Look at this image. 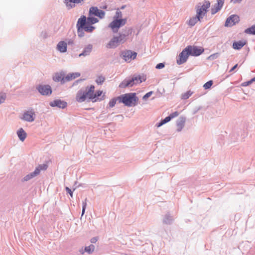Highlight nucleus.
<instances>
[{
  "label": "nucleus",
  "mask_w": 255,
  "mask_h": 255,
  "mask_svg": "<svg viewBox=\"0 0 255 255\" xmlns=\"http://www.w3.org/2000/svg\"><path fill=\"white\" fill-rule=\"evenodd\" d=\"M89 15L87 18L86 16L83 15L78 19L76 26L79 30L81 28H82L86 32H92L95 27L92 25L99 21L98 18L92 16L95 15L99 17L100 18H103L105 16V12L98 9L97 7L92 6L90 8Z\"/></svg>",
  "instance_id": "f257e3e1"
},
{
  "label": "nucleus",
  "mask_w": 255,
  "mask_h": 255,
  "mask_svg": "<svg viewBox=\"0 0 255 255\" xmlns=\"http://www.w3.org/2000/svg\"><path fill=\"white\" fill-rule=\"evenodd\" d=\"M84 91L87 98L92 100L93 102L101 101L105 99V95L102 91L99 90L94 92L95 87L93 85L87 87Z\"/></svg>",
  "instance_id": "f03ea898"
},
{
  "label": "nucleus",
  "mask_w": 255,
  "mask_h": 255,
  "mask_svg": "<svg viewBox=\"0 0 255 255\" xmlns=\"http://www.w3.org/2000/svg\"><path fill=\"white\" fill-rule=\"evenodd\" d=\"M126 22V18H122V12L118 10L114 16V20L110 23L109 27L114 32H117L119 28L124 25Z\"/></svg>",
  "instance_id": "7ed1b4c3"
},
{
  "label": "nucleus",
  "mask_w": 255,
  "mask_h": 255,
  "mask_svg": "<svg viewBox=\"0 0 255 255\" xmlns=\"http://www.w3.org/2000/svg\"><path fill=\"white\" fill-rule=\"evenodd\" d=\"M119 103H123L128 107L134 106L138 100L134 93H130L122 95L118 97Z\"/></svg>",
  "instance_id": "20e7f679"
},
{
  "label": "nucleus",
  "mask_w": 255,
  "mask_h": 255,
  "mask_svg": "<svg viewBox=\"0 0 255 255\" xmlns=\"http://www.w3.org/2000/svg\"><path fill=\"white\" fill-rule=\"evenodd\" d=\"M210 7V2L205 1L203 3H199L196 7V11L197 16L202 19L206 14L208 9Z\"/></svg>",
  "instance_id": "39448f33"
},
{
  "label": "nucleus",
  "mask_w": 255,
  "mask_h": 255,
  "mask_svg": "<svg viewBox=\"0 0 255 255\" xmlns=\"http://www.w3.org/2000/svg\"><path fill=\"white\" fill-rule=\"evenodd\" d=\"M127 40L125 34H120L118 36L114 37L107 44V47L113 48L118 46L120 43H124Z\"/></svg>",
  "instance_id": "423d86ee"
},
{
  "label": "nucleus",
  "mask_w": 255,
  "mask_h": 255,
  "mask_svg": "<svg viewBox=\"0 0 255 255\" xmlns=\"http://www.w3.org/2000/svg\"><path fill=\"white\" fill-rule=\"evenodd\" d=\"M145 79L143 77L140 76H135L132 78L131 80L124 81L120 84L119 87L122 88H124L127 87H132L134 85L139 84L144 81Z\"/></svg>",
  "instance_id": "0eeeda50"
},
{
  "label": "nucleus",
  "mask_w": 255,
  "mask_h": 255,
  "mask_svg": "<svg viewBox=\"0 0 255 255\" xmlns=\"http://www.w3.org/2000/svg\"><path fill=\"white\" fill-rule=\"evenodd\" d=\"M189 55L193 56H198L201 55L204 51L202 47L189 45L186 47Z\"/></svg>",
  "instance_id": "6e6552de"
},
{
  "label": "nucleus",
  "mask_w": 255,
  "mask_h": 255,
  "mask_svg": "<svg viewBox=\"0 0 255 255\" xmlns=\"http://www.w3.org/2000/svg\"><path fill=\"white\" fill-rule=\"evenodd\" d=\"M47 168V165L46 164H42L39 165L36 168L35 171L30 174L27 175L24 177V180L25 181H27L34 177V176L38 175L41 170H46Z\"/></svg>",
  "instance_id": "1a4fd4ad"
},
{
  "label": "nucleus",
  "mask_w": 255,
  "mask_h": 255,
  "mask_svg": "<svg viewBox=\"0 0 255 255\" xmlns=\"http://www.w3.org/2000/svg\"><path fill=\"white\" fill-rule=\"evenodd\" d=\"M35 118V114L33 110L26 111L23 114L21 119L24 121L28 122H32L34 121Z\"/></svg>",
  "instance_id": "9d476101"
},
{
  "label": "nucleus",
  "mask_w": 255,
  "mask_h": 255,
  "mask_svg": "<svg viewBox=\"0 0 255 255\" xmlns=\"http://www.w3.org/2000/svg\"><path fill=\"white\" fill-rule=\"evenodd\" d=\"M189 54L187 51L186 48L184 49L179 54L178 58L177 59V63L178 65H181L185 63L188 59Z\"/></svg>",
  "instance_id": "9b49d317"
},
{
  "label": "nucleus",
  "mask_w": 255,
  "mask_h": 255,
  "mask_svg": "<svg viewBox=\"0 0 255 255\" xmlns=\"http://www.w3.org/2000/svg\"><path fill=\"white\" fill-rule=\"evenodd\" d=\"M122 55L125 61L129 62L132 59L136 58L137 53L130 50H127L122 53Z\"/></svg>",
  "instance_id": "f8f14e48"
},
{
  "label": "nucleus",
  "mask_w": 255,
  "mask_h": 255,
  "mask_svg": "<svg viewBox=\"0 0 255 255\" xmlns=\"http://www.w3.org/2000/svg\"><path fill=\"white\" fill-rule=\"evenodd\" d=\"M240 21L239 17L237 15H232L228 18L225 22L226 26H232L239 22Z\"/></svg>",
  "instance_id": "ddd939ff"
},
{
  "label": "nucleus",
  "mask_w": 255,
  "mask_h": 255,
  "mask_svg": "<svg viewBox=\"0 0 255 255\" xmlns=\"http://www.w3.org/2000/svg\"><path fill=\"white\" fill-rule=\"evenodd\" d=\"M38 90L43 95H47L52 92L51 88L48 85L39 86Z\"/></svg>",
  "instance_id": "4468645a"
},
{
  "label": "nucleus",
  "mask_w": 255,
  "mask_h": 255,
  "mask_svg": "<svg viewBox=\"0 0 255 255\" xmlns=\"http://www.w3.org/2000/svg\"><path fill=\"white\" fill-rule=\"evenodd\" d=\"M224 3V0H218L217 3L215 4L211 8V13L214 14L220 10L222 7Z\"/></svg>",
  "instance_id": "2eb2a0df"
},
{
  "label": "nucleus",
  "mask_w": 255,
  "mask_h": 255,
  "mask_svg": "<svg viewBox=\"0 0 255 255\" xmlns=\"http://www.w3.org/2000/svg\"><path fill=\"white\" fill-rule=\"evenodd\" d=\"M84 90L79 91L76 96V100L78 102H83L85 101L87 97Z\"/></svg>",
  "instance_id": "dca6fc26"
},
{
  "label": "nucleus",
  "mask_w": 255,
  "mask_h": 255,
  "mask_svg": "<svg viewBox=\"0 0 255 255\" xmlns=\"http://www.w3.org/2000/svg\"><path fill=\"white\" fill-rule=\"evenodd\" d=\"M50 105L52 107L57 106L61 108H64L67 106V103L65 102L57 100L51 102Z\"/></svg>",
  "instance_id": "f3484780"
},
{
  "label": "nucleus",
  "mask_w": 255,
  "mask_h": 255,
  "mask_svg": "<svg viewBox=\"0 0 255 255\" xmlns=\"http://www.w3.org/2000/svg\"><path fill=\"white\" fill-rule=\"evenodd\" d=\"M67 43L63 41H60L57 45V49L61 52H65L67 51Z\"/></svg>",
  "instance_id": "a211bd4d"
},
{
  "label": "nucleus",
  "mask_w": 255,
  "mask_h": 255,
  "mask_svg": "<svg viewBox=\"0 0 255 255\" xmlns=\"http://www.w3.org/2000/svg\"><path fill=\"white\" fill-rule=\"evenodd\" d=\"M246 44V41H239L234 42L233 47L235 49H240Z\"/></svg>",
  "instance_id": "6ab92c4d"
},
{
  "label": "nucleus",
  "mask_w": 255,
  "mask_h": 255,
  "mask_svg": "<svg viewBox=\"0 0 255 255\" xmlns=\"http://www.w3.org/2000/svg\"><path fill=\"white\" fill-rule=\"evenodd\" d=\"M17 134L20 140L22 141H24L25 139L27 134L24 131V130L22 128H20L17 131Z\"/></svg>",
  "instance_id": "aec40b11"
},
{
  "label": "nucleus",
  "mask_w": 255,
  "mask_h": 255,
  "mask_svg": "<svg viewBox=\"0 0 255 255\" xmlns=\"http://www.w3.org/2000/svg\"><path fill=\"white\" fill-rule=\"evenodd\" d=\"M201 19V18L196 15V16L193 17L189 19L188 24L191 26H194L198 21H200Z\"/></svg>",
  "instance_id": "412c9836"
},
{
  "label": "nucleus",
  "mask_w": 255,
  "mask_h": 255,
  "mask_svg": "<svg viewBox=\"0 0 255 255\" xmlns=\"http://www.w3.org/2000/svg\"><path fill=\"white\" fill-rule=\"evenodd\" d=\"M80 76V74L79 73H73L71 74H69L65 77V79L67 81H70L71 80L74 79L76 78H77Z\"/></svg>",
  "instance_id": "4be33fe9"
},
{
  "label": "nucleus",
  "mask_w": 255,
  "mask_h": 255,
  "mask_svg": "<svg viewBox=\"0 0 255 255\" xmlns=\"http://www.w3.org/2000/svg\"><path fill=\"white\" fill-rule=\"evenodd\" d=\"M92 46L91 45H89L88 47H87L84 50V51L83 52V53H81L79 54V56H86V55H88L90 52H91V50H92Z\"/></svg>",
  "instance_id": "5701e85b"
},
{
  "label": "nucleus",
  "mask_w": 255,
  "mask_h": 255,
  "mask_svg": "<svg viewBox=\"0 0 255 255\" xmlns=\"http://www.w3.org/2000/svg\"><path fill=\"white\" fill-rule=\"evenodd\" d=\"M245 32L249 34L255 35V25H253L252 27L246 29Z\"/></svg>",
  "instance_id": "b1692460"
},
{
  "label": "nucleus",
  "mask_w": 255,
  "mask_h": 255,
  "mask_svg": "<svg viewBox=\"0 0 255 255\" xmlns=\"http://www.w3.org/2000/svg\"><path fill=\"white\" fill-rule=\"evenodd\" d=\"M171 120V119L169 116L166 117L164 120H162L159 123L156 124V127L159 128L164 124L167 123Z\"/></svg>",
  "instance_id": "393cba45"
},
{
  "label": "nucleus",
  "mask_w": 255,
  "mask_h": 255,
  "mask_svg": "<svg viewBox=\"0 0 255 255\" xmlns=\"http://www.w3.org/2000/svg\"><path fill=\"white\" fill-rule=\"evenodd\" d=\"M63 77L62 74H56L53 77L54 81L56 82H59L63 80Z\"/></svg>",
  "instance_id": "a878e982"
},
{
  "label": "nucleus",
  "mask_w": 255,
  "mask_h": 255,
  "mask_svg": "<svg viewBox=\"0 0 255 255\" xmlns=\"http://www.w3.org/2000/svg\"><path fill=\"white\" fill-rule=\"evenodd\" d=\"M105 78L103 76H99L96 80V82L98 85H101L105 81Z\"/></svg>",
  "instance_id": "bb28decb"
},
{
  "label": "nucleus",
  "mask_w": 255,
  "mask_h": 255,
  "mask_svg": "<svg viewBox=\"0 0 255 255\" xmlns=\"http://www.w3.org/2000/svg\"><path fill=\"white\" fill-rule=\"evenodd\" d=\"M94 246L93 245H91L88 247H86L85 249V250L86 252L88 253L89 254H90L94 251Z\"/></svg>",
  "instance_id": "cd10ccee"
},
{
  "label": "nucleus",
  "mask_w": 255,
  "mask_h": 255,
  "mask_svg": "<svg viewBox=\"0 0 255 255\" xmlns=\"http://www.w3.org/2000/svg\"><path fill=\"white\" fill-rule=\"evenodd\" d=\"M117 100H118V97L117 98H114L111 100L109 103V107L111 108L114 107Z\"/></svg>",
  "instance_id": "c85d7f7f"
},
{
  "label": "nucleus",
  "mask_w": 255,
  "mask_h": 255,
  "mask_svg": "<svg viewBox=\"0 0 255 255\" xmlns=\"http://www.w3.org/2000/svg\"><path fill=\"white\" fill-rule=\"evenodd\" d=\"M192 94V93L190 91H188L186 93L182 94V99L186 100L189 98L190 96H191Z\"/></svg>",
  "instance_id": "c756f323"
},
{
  "label": "nucleus",
  "mask_w": 255,
  "mask_h": 255,
  "mask_svg": "<svg viewBox=\"0 0 255 255\" xmlns=\"http://www.w3.org/2000/svg\"><path fill=\"white\" fill-rule=\"evenodd\" d=\"M213 85V81L210 80L207 82H206L203 86V87L205 89H208L211 88L212 85Z\"/></svg>",
  "instance_id": "7c9ffc66"
},
{
  "label": "nucleus",
  "mask_w": 255,
  "mask_h": 255,
  "mask_svg": "<svg viewBox=\"0 0 255 255\" xmlns=\"http://www.w3.org/2000/svg\"><path fill=\"white\" fill-rule=\"evenodd\" d=\"M6 99L5 93H0V104L3 103Z\"/></svg>",
  "instance_id": "2f4dec72"
},
{
  "label": "nucleus",
  "mask_w": 255,
  "mask_h": 255,
  "mask_svg": "<svg viewBox=\"0 0 255 255\" xmlns=\"http://www.w3.org/2000/svg\"><path fill=\"white\" fill-rule=\"evenodd\" d=\"M87 199H85V201L83 202V208H82V216H83L85 213L86 206H87Z\"/></svg>",
  "instance_id": "473e14b6"
},
{
  "label": "nucleus",
  "mask_w": 255,
  "mask_h": 255,
  "mask_svg": "<svg viewBox=\"0 0 255 255\" xmlns=\"http://www.w3.org/2000/svg\"><path fill=\"white\" fill-rule=\"evenodd\" d=\"M179 115V113L178 112H175L171 114H170L169 117L171 119V120L174 118L177 117Z\"/></svg>",
  "instance_id": "72a5a7b5"
},
{
  "label": "nucleus",
  "mask_w": 255,
  "mask_h": 255,
  "mask_svg": "<svg viewBox=\"0 0 255 255\" xmlns=\"http://www.w3.org/2000/svg\"><path fill=\"white\" fill-rule=\"evenodd\" d=\"M152 94V92H149L146 93L143 97V99L144 100H146L148 98H149Z\"/></svg>",
  "instance_id": "f704fd0d"
},
{
  "label": "nucleus",
  "mask_w": 255,
  "mask_h": 255,
  "mask_svg": "<svg viewBox=\"0 0 255 255\" xmlns=\"http://www.w3.org/2000/svg\"><path fill=\"white\" fill-rule=\"evenodd\" d=\"M164 67V64L163 63H160L156 65V69H162Z\"/></svg>",
  "instance_id": "c9c22d12"
},
{
  "label": "nucleus",
  "mask_w": 255,
  "mask_h": 255,
  "mask_svg": "<svg viewBox=\"0 0 255 255\" xmlns=\"http://www.w3.org/2000/svg\"><path fill=\"white\" fill-rule=\"evenodd\" d=\"M218 55V53H215V54H213L212 55H211L209 57H208V59H214L216 58L217 57Z\"/></svg>",
  "instance_id": "e433bc0d"
},
{
  "label": "nucleus",
  "mask_w": 255,
  "mask_h": 255,
  "mask_svg": "<svg viewBox=\"0 0 255 255\" xmlns=\"http://www.w3.org/2000/svg\"><path fill=\"white\" fill-rule=\"evenodd\" d=\"M66 191H67L68 193H69V194L70 195L71 197H72V196H73V193H72V192L71 190L69 188H68V187H66Z\"/></svg>",
  "instance_id": "4c0bfd02"
},
{
  "label": "nucleus",
  "mask_w": 255,
  "mask_h": 255,
  "mask_svg": "<svg viewBox=\"0 0 255 255\" xmlns=\"http://www.w3.org/2000/svg\"><path fill=\"white\" fill-rule=\"evenodd\" d=\"M253 81V80H251L248 82H244L243 83L242 85L244 86H246L249 85V84H251L252 82Z\"/></svg>",
  "instance_id": "58836bf2"
},
{
  "label": "nucleus",
  "mask_w": 255,
  "mask_h": 255,
  "mask_svg": "<svg viewBox=\"0 0 255 255\" xmlns=\"http://www.w3.org/2000/svg\"><path fill=\"white\" fill-rule=\"evenodd\" d=\"M83 30H84V29H83V28H80V29L79 30H79L78 29V35H79V36H80V37H81V36H83V34H82V33L81 32H82V31Z\"/></svg>",
  "instance_id": "ea45409f"
},
{
  "label": "nucleus",
  "mask_w": 255,
  "mask_h": 255,
  "mask_svg": "<svg viewBox=\"0 0 255 255\" xmlns=\"http://www.w3.org/2000/svg\"><path fill=\"white\" fill-rule=\"evenodd\" d=\"M98 239L97 238H93L91 240V242L92 243H95L97 241Z\"/></svg>",
  "instance_id": "a19ab883"
},
{
  "label": "nucleus",
  "mask_w": 255,
  "mask_h": 255,
  "mask_svg": "<svg viewBox=\"0 0 255 255\" xmlns=\"http://www.w3.org/2000/svg\"><path fill=\"white\" fill-rule=\"evenodd\" d=\"M238 66V64H236L230 71V72H232L234 69H235Z\"/></svg>",
  "instance_id": "79ce46f5"
},
{
  "label": "nucleus",
  "mask_w": 255,
  "mask_h": 255,
  "mask_svg": "<svg viewBox=\"0 0 255 255\" xmlns=\"http://www.w3.org/2000/svg\"><path fill=\"white\" fill-rule=\"evenodd\" d=\"M103 8H105V9L107 8V6H104V7H103Z\"/></svg>",
  "instance_id": "37998d69"
},
{
  "label": "nucleus",
  "mask_w": 255,
  "mask_h": 255,
  "mask_svg": "<svg viewBox=\"0 0 255 255\" xmlns=\"http://www.w3.org/2000/svg\"><path fill=\"white\" fill-rule=\"evenodd\" d=\"M252 80H253V81L255 80V78H253Z\"/></svg>",
  "instance_id": "c03bdc74"
}]
</instances>
